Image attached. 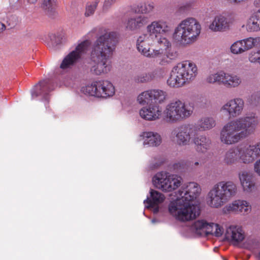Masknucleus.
Masks as SVG:
<instances>
[{"mask_svg":"<svg viewBox=\"0 0 260 260\" xmlns=\"http://www.w3.org/2000/svg\"><path fill=\"white\" fill-rule=\"evenodd\" d=\"M170 24L164 19L152 21L146 26L147 33L139 36L136 42L138 51L143 56L156 58L159 65L166 66L178 57L176 50L172 48L169 39L162 35L171 30Z\"/></svg>","mask_w":260,"mask_h":260,"instance_id":"f257e3e1","label":"nucleus"},{"mask_svg":"<svg viewBox=\"0 0 260 260\" xmlns=\"http://www.w3.org/2000/svg\"><path fill=\"white\" fill-rule=\"evenodd\" d=\"M116 33L106 29H102L101 34L93 42L88 64L90 72L100 76L109 73L112 68L111 61L116 47Z\"/></svg>","mask_w":260,"mask_h":260,"instance_id":"f03ea898","label":"nucleus"},{"mask_svg":"<svg viewBox=\"0 0 260 260\" xmlns=\"http://www.w3.org/2000/svg\"><path fill=\"white\" fill-rule=\"evenodd\" d=\"M258 123L255 114L247 115L226 123L220 132V141L226 145L237 143L252 134Z\"/></svg>","mask_w":260,"mask_h":260,"instance_id":"7ed1b4c3","label":"nucleus"},{"mask_svg":"<svg viewBox=\"0 0 260 260\" xmlns=\"http://www.w3.org/2000/svg\"><path fill=\"white\" fill-rule=\"evenodd\" d=\"M238 192L237 185L232 181H221L213 185L207 196V203L213 208L223 206Z\"/></svg>","mask_w":260,"mask_h":260,"instance_id":"20e7f679","label":"nucleus"},{"mask_svg":"<svg viewBox=\"0 0 260 260\" xmlns=\"http://www.w3.org/2000/svg\"><path fill=\"white\" fill-rule=\"evenodd\" d=\"M197 74L198 68L194 62L183 61L173 67L167 83L170 87H181L191 82Z\"/></svg>","mask_w":260,"mask_h":260,"instance_id":"39448f33","label":"nucleus"},{"mask_svg":"<svg viewBox=\"0 0 260 260\" xmlns=\"http://www.w3.org/2000/svg\"><path fill=\"white\" fill-rule=\"evenodd\" d=\"M201 31L200 22L193 17L182 20L175 28L173 38L180 45L186 46L195 42Z\"/></svg>","mask_w":260,"mask_h":260,"instance_id":"423d86ee","label":"nucleus"},{"mask_svg":"<svg viewBox=\"0 0 260 260\" xmlns=\"http://www.w3.org/2000/svg\"><path fill=\"white\" fill-rule=\"evenodd\" d=\"M169 211L176 219L184 222L192 220L200 214L199 206L178 198L170 202Z\"/></svg>","mask_w":260,"mask_h":260,"instance_id":"0eeeda50","label":"nucleus"},{"mask_svg":"<svg viewBox=\"0 0 260 260\" xmlns=\"http://www.w3.org/2000/svg\"><path fill=\"white\" fill-rule=\"evenodd\" d=\"M193 112V106L188 105L180 100H176L166 105L163 114L167 122L175 123L188 118Z\"/></svg>","mask_w":260,"mask_h":260,"instance_id":"6e6552de","label":"nucleus"},{"mask_svg":"<svg viewBox=\"0 0 260 260\" xmlns=\"http://www.w3.org/2000/svg\"><path fill=\"white\" fill-rule=\"evenodd\" d=\"M81 90L85 94L102 98L111 97L115 92L113 84L107 80L95 81L83 87Z\"/></svg>","mask_w":260,"mask_h":260,"instance_id":"1a4fd4ad","label":"nucleus"},{"mask_svg":"<svg viewBox=\"0 0 260 260\" xmlns=\"http://www.w3.org/2000/svg\"><path fill=\"white\" fill-rule=\"evenodd\" d=\"M90 44V41L88 40L79 42L75 49L64 57L60 64V68L67 72L75 67L82 56L86 53Z\"/></svg>","mask_w":260,"mask_h":260,"instance_id":"9d476101","label":"nucleus"},{"mask_svg":"<svg viewBox=\"0 0 260 260\" xmlns=\"http://www.w3.org/2000/svg\"><path fill=\"white\" fill-rule=\"evenodd\" d=\"M154 185L164 192H171L180 186L182 178L168 172L157 173L153 178Z\"/></svg>","mask_w":260,"mask_h":260,"instance_id":"9b49d317","label":"nucleus"},{"mask_svg":"<svg viewBox=\"0 0 260 260\" xmlns=\"http://www.w3.org/2000/svg\"><path fill=\"white\" fill-rule=\"evenodd\" d=\"M190 229L193 232L200 236L212 235L219 237L222 235L224 232L223 228L219 224L208 222L204 219L194 221Z\"/></svg>","mask_w":260,"mask_h":260,"instance_id":"f8f14e48","label":"nucleus"},{"mask_svg":"<svg viewBox=\"0 0 260 260\" xmlns=\"http://www.w3.org/2000/svg\"><path fill=\"white\" fill-rule=\"evenodd\" d=\"M197 134L193 124H185L174 128L171 132L170 138L180 146L189 145L191 136Z\"/></svg>","mask_w":260,"mask_h":260,"instance_id":"ddd939ff","label":"nucleus"},{"mask_svg":"<svg viewBox=\"0 0 260 260\" xmlns=\"http://www.w3.org/2000/svg\"><path fill=\"white\" fill-rule=\"evenodd\" d=\"M167 96V93L162 90L150 89L140 93L137 97V101L141 105H148L153 101L161 104L166 101Z\"/></svg>","mask_w":260,"mask_h":260,"instance_id":"4468645a","label":"nucleus"},{"mask_svg":"<svg viewBox=\"0 0 260 260\" xmlns=\"http://www.w3.org/2000/svg\"><path fill=\"white\" fill-rule=\"evenodd\" d=\"M200 186L196 182H191L185 184L176 193V198L192 203L200 195Z\"/></svg>","mask_w":260,"mask_h":260,"instance_id":"2eb2a0df","label":"nucleus"},{"mask_svg":"<svg viewBox=\"0 0 260 260\" xmlns=\"http://www.w3.org/2000/svg\"><path fill=\"white\" fill-rule=\"evenodd\" d=\"M240 161L244 164L252 163L260 156V142L254 145L239 146Z\"/></svg>","mask_w":260,"mask_h":260,"instance_id":"dca6fc26","label":"nucleus"},{"mask_svg":"<svg viewBox=\"0 0 260 260\" xmlns=\"http://www.w3.org/2000/svg\"><path fill=\"white\" fill-rule=\"evenodd\" d=\"M244 107V102L240 98L231 99L220 108V112L225 113L229 117H236L241 115Z\"/></svg>","mask_w":260,"mask_h":260,"instance_id":"f3484780","label":"nucleus"},{"mask_svg":"<svg viewBox=\"0 0 260 260\" xmlns=\"http://www.w3.org/2000/svg\"><path fill=\"white\" fill-rule=\"evenodd\" d=\"M54 89V85L49 79H45L36 84L31 90L32 99L41 96L42 100L47 101L49 93Z\"/></svg>","mask_w":260,"mask_h":260,"instance_id":"a211bd4d","label":"nucleus"},{"mask_svg":"<svg viewBox=\"0 0 260 260\" xmlns=\"http://www.w3.org/2000/svg\"><path fill=\"white\" fill-rule=\"evenodd\" d=\"M149 18L143 14H137L127 18L125 27L127 30L136 31L145 27L149 22Z\"/></svg>","mask_w":260,"mask_h":260,"instance_id":"6ab92c4d","label":"nucleus"},{"mask_svg":"<svg viewBox=\"0 0 260 260\" xmlns=\"http://www.w3.org/2000/svg\"><path fill=\"white\" fill-rule=\"evenodd\" d=\"M254 5L256 7L259 8L250 15L247 20L246 24L242 26H245L249 32L260 31V0H255Z\"/></svg>","mask_w":260,"mask_h":260,"instance_id":"aec40b11","label":"nucleus"},{"mask_svg":"<svg viewBox=\"0 0 260 260\" xmlns=\"http://www.w3.org/2000/svg\"><path fill=\"white\" fill-rule=\"evenodd\" d=\"M161 108L154 104L143 107L139 111L140 117L148 121L158 120L161 117Z\"/></svg>","mask_w":260,"mask_h":260,"instance_id":"412c9836","label":"nucleus"},{"mask_svg":"<svg viewBox=\"0 0 260 260\" xmlns=\"http://www.w3.org/2000/svg\"><path fill=\"white\" fill-rule=\"evenodd\" d=\"M225 238L234 245H237L245 238V232L239 225H231L227 227L225 233Z\"/></svg>","mask_w":260,"mask_h":260,"instance_id":"4be33fe9","label":"nucleus"},{"mask_svg":"<svg viewBox=\"0 0 260 260\" xmlns=\"http://www.w3.org/2000/svg\"><path fill=\"white\" fill-rule=\"evenodd\" d=\"M240 184L244 192L250 193L255 189V183L253 174L246 171H243L238 174Z\"/></svg>","mask_w":260,"mask_h":260,"instance_id":"5701e85b","label":"nucleus"},{"mask_svg":"<svg viewBox=\"0 0 260 260\" xmlns=\"http://www.w3.org/2000/svg\"><path fill=\"white\" fill-rule=\"evenodd\" d=\"M225 209L228 212H233L245 215L251 212V206L250 203L245 200H238L225 206Z\"/></svg>","mask_w":260,"mask_h":260,"instance_id":"b1692460","label":"nucleus"},{"mask_svg":"<svg viewBox=\"0 0 260 260\" xmlns=\"http://www.w3.org/2000/svg\"><path fill=\"white\" fill-rule=\"evenodd\" d=\"M230 22L222 15H218L214 17L209 25V29L213 32H223L229 28Z\"/></svg>","mask_w":260,"mask_h":260,"instance_id":"393cba45","label":"nucleus"},{"mask_svg":"<svg viewBox=\"0 0 260 260\" xmlns=\"http://www.w3.org/2000/svg\"><path fill=\"white\" fill-rule=\"evenodd\" d=\"M216 124L213 117L210 116H202L193 124V128L197 134L199 132H205L214 128Z\"/></svg>","mask_w":260,"mask_h":260,"instance_id":"a878e982","label":"nucleus"},{"mask_svg":"<svg viewBox=\"0 0 260 260\" xmlns=\"http://www.w3.org/2000/svg\"><path fill=\"white\" fill-rule=\"evenodd\" d=\"M140 137L143 140V145L146 147H157L162 142L161 136L156 132H144L141 133Z\"/></svg>","mask_w":260,"mask_h":260,"instance_id":"bb28decb","label":"nucleus"},{"mask_svg":"<svg viewBox=\"0 0 260 260\" xmlns=\"http://www.w3.org/2000/svg\"><path fill=\"white\" fill-rule=\"evenodd\" d=\"M196 150L199 153H205L209 150L211 146V139L205 135L194 136L192 140Z\"/></svg>","mask_w":260,"mask_h":260,"instance_id":"cd10ccee","label":"nucleus"},{"mask_svg":"<svg viewBox=\"0 0 260 260\" xmlns=\"http://www.w3.org/2000/svg\"><path fill=\"white\" fill-rule=\"evenodd\" d=\"M242 83L241 77L237 74L223 71L222 85L228 88L238 87Z\"/></svg>","mask_w":260,"mask_h":260,"instance_id":"c85d7f7f","label":"nucleus"},{"mask_svg":"<svg viewBox=\"0 0 260 260\" xmlns=\"http://www.w3.org/2000/svg\"><path fill=\"white\" fill-rule=\"evenodd\" d=\"M240 154L241 153L239 146L231 148L225 152L223 161L228 165L235 164L240 160Z\"/></svg>","mask_w":260,"mask_h":260,"instance_id":"c756f323","label":"nucleus"},{"mask_svg":"<svg viewBox=\"0 0 260 260\" xmlns=\"http://www.w3.org/2000/svg\"><path fill=\"white\" fill-rule=\"evenodd\" d=\"M151 199L148 197L144 201V204L145 205V208H149L154 205H158L162 203L165 200L164 195L156 190L151 189L150 191Z\"/></svg>","mask_w":260,"mask_h":260,"instance_id":"7c9ffc66","label":"nucleus"},{"mask_svg":"<svg viewBox=\"0 0 260 260\" xmlns=\"http://www.w3.org/2000/svg\"><path fill=\"white\" fill-rule=\"evenodd\" d=\"M223 71H220L208 75L206 78V82L209 84H222Z\"/></svg>","mask_w":260,"mask_h":260,"instance_id":"2f4dec72","label":"nucleus"},{"mask_svg":"<svg viewBox=\"0 0 260 260\" xmlns=\"http://www.w3.org/2000/svg\"><path fill=\"white\" fill-rule=\"evenodd\" d=\"M245 51L251 50L255 47L260 45V37H248L242 40Z\"/></svg>","mask_w":260,"mask_h":260,"instance_id":"473e14b6","label":"nucleus"},{"mask_svg":"<svg viewBox=\"0 0 260 260\" xmlns=\"http://www.w3.org/2000/svg\"><path fill=\"white\" fill-rule=\"evenodd\" d=\"M154 77L152 73H141L134 77V81L137 83H144L150 81Z\"/></svg>","mask_w":260,"mask_h":260,"instance_id":"72a5a7b5","label":"nucleus"},{"mask_svg":"<svg viewBox=\"0 0 260 260\" xmlns=\"http://www.w3.org/2000/svg\"><path fill=\"white\" fill-rule=\"evenodd\" d=\"M242 40L235 42L231 46L230 50L234 54H240L246 52Z\"/></svg>","mask_w":260,"mask_h":260,"instance_id":"f704fd0d","label":"nucleus"},{"mask_svg":"<svg viewBox=\"0 0 260 260\" xmlns=\"http://www.w3.org/2000/svg\"><path fill=\"white\" fill-rule=\"evenodd\" d=\"M248 59L251 63L260 66V48L250 51L248 54Z\"/></svg>","mask_w":260,"mask_h":260,"instance_id":"c9c22d12","label":"nucleus"},{"mask_svg":"<svg viewBox=\"0 0 260 260\" xmlns=\"http://www.w3.org/2000/svg\"><path fill=\"white\" fill-rule=\"evenodd\" d=\"M205 163V159L203 156L196 157L193 161L189 162V167L192 170H197L201 168Z\"/></svg>","mask_w":260,"mask_h":260,"instance_id":"e433bc0d","label":"nucleus"},{"mask_svg":"<svg viewBox=\"0 0 260 260\" xmlns=\"http://www.w3.org/2000/svg\"><path fill=\"white\" fill-rule=\"evenodd\" d=\"M155 5L154 2L151 1H148L144 3L140 7V10L142 12V14H150L153 12L154 9Z\"/></svg>","mask_w":260,"mask_h":260,"instance_id":"4c0bfd02","label":"nucleus"},{"mask_svg":"<svg viewBox=\"0 0 260 260\" xmlns=\"http://www.w3.org/2000/svg\"><path fill=\"white\" fill-rule=\"evenodd\" d=\"M99 3V1L95 0L94 2L87 4L85 12V16L88 17L93 14Z\"/></svg>","mask_w":260,"mask_h":260,"instance_id":"58836bf2","label":"nucleus"},{"mask_svg":"<svg viewBox=\"0 0 260 260\" xmlns=\"http://www.w3.org/2000/svg\"><path fill=\"white\" fill-rule=\"evenodd\" d=\"M57 0H44L42 4V7L45 10L50 11L56 6Z\"/></svg>","mask_w":260,"mask_h":260,"instance_id":"ea45409f","label":"nucleus"},{"mask_svg":"<svg viewBox=\"0 0 260 260\" xmlns=\"http://www.w3.org/2000/svg\"><path fill=\"white\" fill-rule=\"evenodd\" d=\"M247 243V248L249 249L251 251H253V250L256 248L258 245V243L255 240H249L246 242Z\"/></svg>","mask_w":260,"mask_h":260,"instance_id":"a19ab883","label":"nucleus"},{"mask_svg":"<svg viewBox=\"0 0 260 260\" xmlns=\"http://www.w3.org/2000/svg\"><path fill=\"white\" fill-rule=\"evenodd\" d=\"M117 0H105L103 9L104 11L108 10Z\"/></svg>","mask_w":260,"mask_h":260,"instance_id":"79ce46f5","label":"nucleus"},{"mask_svg":"<svg viewBox=\"0 0 260 260\" xmlns=\"http://www.w3.org/2000/svg\"><path fill=\"white\" fill-rule=\"evenodd\" d=\"M253 169L255 173L260 177V158L254 164Z\"/></svg>","mask_w":260,"mask_h":260,"instance_id":"37998d69","label":"nucleus"},{"mask_svg":"<svg viewBox=\"0 0 260 260\" xmlns=\"http://www.w3.org/2000/svg\"><path fill=\"white\" fill-rule=\"evenodd\" d=\"M49 37L53 43L58 44L59 43V41L56 40V35L55 34H51Z\"/></svg>","mask_w":260,"mask_h":260,"instance_id":"c03bdc74","label":"nucleus"},{"mask_svg":"<svg viewBox=\"0 0 260 260\" xmlns=\"http://www.w3.org/2000/svg\"><path fill=\"white\" fill-rule=\"evenodd\" d=\"M256 95L255 94H252V95L251 96V97H250V102H251V104H256V102H253V100H256ZM257 99H257V102H258V100H259V99H260V97H259V96H258V97L257 98Z\"/></svg>","mask_w":260,"mask_h":260,"instance_id":"a18cd8bd","label":"nucleus"},{"mask_svg":"<svg viewBox=\"0 0 260 260\" xmlns=\"http://www.w3.org/2000/svg\"><path fill=\"white\" fill-rule=\"evenodd\" d=\"M6 29V26L4 24L0 23V34L3 32Z\"/></svg>","mask_w":260,"mask_h":260,"instance_id":"49530a36","label":"nucleus"},{"mask_svg":"<svg viewBox=\"0 0 260 260\" xmlns=\"http://www.w3.org/2000/svg\"><path fill=\"white\" fill-rule=\"evenodd\" d=\"M230 3L236 4L242 2L243 0H228Z\"/></svg>","mask_w":260,"mask_h":260,"instance_id":"de8ad7c7","label":"nucleus"},{"mask_svg":"<svg viewBox=\"0 0 260 260\" xmlns=\"http://www.w3.org/2000/svg\"><path fill=\"white\" fill-rule=\"evenodd\" d=\"M28 1L29 3L34 4L36 3L37 1V0H28Z\"/></svg>","mask_w":260,"mask_h":260,"instance_id":"09e8293b","label":"nucleus"},{"mask_svg":"<svg viewBox=\"0 0 260 260\" xmlns=\"http://www.w3.org/2000/svg\"><path fill=\"white\" fill-rule=\"evenodd\" d=\"M158 211V207H156L154 208V213H157Z\"/></svg>","mask_w":260,"mask_h":260,"instance_id":"8fccbe9b","label":"nucleus"},{"mask_svg":"<svg viewBox=\"0 0 260 260\" xmlns=\"http://www.w3.org/2000/svg\"><path fill=\"white\" fill-rule=\"evenodd\" d=\"M161 164V162H159V163H157L156 165H154V166L153 167V168H156L157 167H158L159 165H160Z\"/></svg>","mask_w":260,"mask_h":260,"instance_id":"3c124183","label":"nucleus"},{"mask_svg":"<svg viewBox=\"0 0 260 260\" xmlns=\"http://www.w3.org/2000/svg\"><path fill=\"white\" fill-rule=\"evenodd\" d=\"M257 258H258V259L260 260V251L258 252V253L257 254Z\"/></svg>","mask_w":260,"mask_h":260,"instance_id":"603ef678","label":"nucleus"},{"mask_svg":"<svg viewBox=\"0 0 260 260\" xmlns=\"http://www.w3.org/2000/svg\"><path fill=\"white\" fill-rule=\"evenodd\" d=\"M151 221L153 223H155L157 221V220L156 219H152Z\"/></svg>","mask_w":260,"mask_h":260,"instance_id":"864d4df0","label":"nucleus"},{"mask_svg":"<svg viewBox=\"0 0 260 260\" xmlns=\"http://www.w3.org/2000/svg\"><path fill=\"white\" fill-rule=\"evenodd\" d=\"M224 260H226V259H224Z\"/></svg>","mask_w":260,"mask_h":260,"instance_id":"5fc2aeb1","label":"nucleus"}]
</instances>
